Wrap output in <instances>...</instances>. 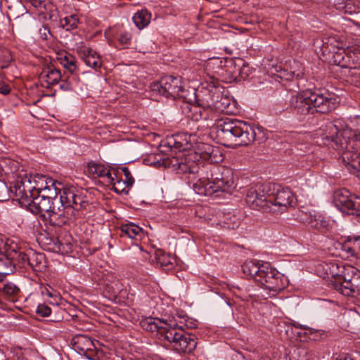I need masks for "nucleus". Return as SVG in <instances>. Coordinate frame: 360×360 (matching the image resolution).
Segmentation results:
<instances>
[{
	"instance_id": "44",
	"label": "nucleus",
	"mask_w": 360,
	"mask_h": 360,
	"mask_svg": "<svg viewBox=\"0 0 360 360\" xmlns=\"http://www.w3.org/2000/svg\"><path fill=\"white\" fill-rule=\"evenodd\" d=\"M3 292L7 295L15 297L19 294L20 289L15 284L8 282L4 284Z\"/></svg>"
},
{
	"instance_id": "31",
	"label": "nucleus",
	"mask_w": 360,
	"mask_h": 360,
	"mask_svg": "<svg viewBox=\"0 0 360 360\" xmlns=\"http://www.w3.org/2000/svg\"><path fill=\"white\" fill-rule=\"evenodd\" d=\"M132 19L136 26L141 30L150 23L151 14L146 9H142L136 12Z\"/></svg>"
},
{
	"instance_id": "49",
	"label": "nucleus",
	"mask_w": 360,
	"mask_h": 360,
	"mask_svg": "<svg viewBox=\"0 0 360 360\" xmlns=\"http://www.w3.org/2000/svg\"><path fill=\"white\" fill-rule=\"evenodd\" d=\"M61 83L60 84V89L63 91H71L73 89V85L72 82L70 80V77L68 79H60Z\"/></svg>"
},
{
	"instance_id": "7",
	"label": "nucleus",
	"mask_w": 360,
	"mask_h": 360,
	"mask_svg": "<svg viewBox=\"0 0 360 360\" xmlns=\"http://www.w3.org/2000/svg\"><path fill=\"white\" fill-rule=\"evenodd\" d=\"M184 326L188 327L187 323L182 326L171 324L164 333V345L178 353H191L197 345L195 336L185 333Z\"/></svg>"
},
{
	"instance_id": "43",
	"label": "nucleus",
	"mask_w": 360,
	"mask_h": 360,
	"mask_svg": "<svg viewBox=\"0 0 360 360\" xmlns=\"http://www.w3.org/2000/svg\"><path fill=\"white\" fill-rule=\"evenodd\" d=\"M156 260L157 263L162 267H169L173 264V258L164 252L157 253Z\"/></svg>"
},
{
	"instance_id": "9",
	"label": "nucleus",
	"mask_w": 360,
	"mask_h": 360,
	"mask_svg": "<svg viewBox=\"0 0 360 360\" xmlns=\"http://www.w3.org/2000/svg\"><path fill=\"white\" fill-rule=\"evenodd\" d=\"M269 212L282 213L296 203L295 195L288 188L271 184V191L267 196Z\"/></svg>"
},
{
	"instance_id": "36",
	"label": "nucleus",
	"mask_w": 360,
	"mask_h": 360,
	"mask_svg": "<svg viewBox=\"0 0 360 360\" xmlns=\"http://www.w3.org/2000/svg\"><path fill=\"white\" fill-rule=\"evenodd\" d=\"M237 70L239 71L238 72V80H245L248 79V77L252 73V70L249 67L248 64L245 63V61L240 58L237 59Z\"/></svg>"
},
{
	"instance_id": "35",
	"label": "nucleus",
	"mask_w": 360,
	"mask_h": 360,
	"mask_svg": "<svg viewBox=\"0 0 360 360\" xmlns=\"http://www.w3.org/2000/svg\"><path fill=\"white\" fill-rule=\"evenodd\" d=\"M328 220H327L324 217L316 213L310 224V226L312 229L323 231L328 229Z\"/></svg>"
},
{
	"instance_id": "62",
	"label": "nucleus",
	"mask_w": 360,
	"mask_h": 360,
	"mask_svg": "<svg viewBox=\"0 0 360 360\" xmlns=\"http://www.w3.org/2000/svg\"><path fill=\"white\" fill-rule=\"evenodd\" d=\"M2 162H0V167H2Z\"/></svg>"
},
{
	"instance_id": "8",
	"label": "nucleus",
	"mask_w": 360,
	"mask_h": 360,
	"mask_svg": "<svg viewBox=\"0 0 360 360\" xmlns=\"http://www.w3.org/2000/svg\"><path fill=\"white\" fill-rule=\"evenodd\" d=\"M150 89L153 94L155 95L174 99L181 98L188 103L192 101L191 98H188V94L182 86L181 78L179 77L165 76L160 80L152 83Z\"/></svg>"
},
{
	"instance_id": "22",
	"label": "nucleus",
	"mask_w": 360,
	"mask_h": 360,
	"mask_svg": "<svg viewBox=\"0 0 360 360\" xmlns=\"http://www.w3.org/2000/svg\"><path fill=\"white\" fill-rule=\"evenodd\" d=\"M79 56L86 65L98 70L102 66V60L100 55L89 47H84L79 51Z\"/></svg>"
},
{
	"instance_id": "52",
	"label": "nucleus",
	"mask_w": 360,
	"mask_h": 360,
	"mask_svg": "<svg viewBox=\"0 0 360 360\" xmlns=\"http://www.w3.org/2000/svg\"><path fill=\"white\" fill-rule=\"evenodd\" d=\"M11 91L10 86L4 82H0V93L4 95H7Z\"/></svg>"
},
{
	"instance_id": "30",
	"label": "nucleus",
	"mask_w": 360,
	"mask_h": 360,
	"mask_svg": "<svg viewBox=\"0 0 360 360\" xmlns=\"http://www.w3.org/2000/svg\"><path fill=\"white\" fill-rule=\"evenodd\" d=\"M10 259L13 262L14 269L16 266L27 269L28 266L29 255L15 250L9 251Z\"/></svg>"
},
{
	"instance_id": "26",
	"label": "nucleus",
	"mask_w": 360,
	"mask_h": 360,
	"mask_svg": "<svg viewBox=\"0 0 360 360\" xmlns=\"http://www.w3.org/2000/svg\"><path fill=\"white\" fill-rule=\"evenodd\" d=\"M120 176V170L113 169V173L111 175V179H109L108 182L112 185L113 191L119 194H127L129 191L131 185H128L126 181L122 179Z\"/></svg>"
},
{
	"instance_id": "56",
	"label": "nucleus",
	"mask_w": 360,
	"mask_h": 360,
	"mask_svg": "<svg viewBox=\"0 0 360 360\" xmlns=\"http://www.w3.org/2000/svg\"><path fill=\"white\" fill-rule=\"evenodd\" d=\"M300 327L304 330H306V333H309V334H313L314 333H315V330H314L313 328H309V327H307V326H300Z\"/></svg>"
},
{
	"instance_id": "37",
	"label": "nucleus",
	"mask_w": 360,
	"mask_h": 360,
	"mask_svg": "<svg viewBox=\"0 0 360 360\" xmlns=\"http://www.w3.org/2000/svg\"><path fill=\"white\" fill-rule=\"evenodd\" d=\"M315 214L316 213L314 212H311L310 210H308L307 209H302L299 210L296 212L295 216L296 219L299 221L303 224H307L310 226Z\"/></svg>"
},
{
	"instance_id": "10",
	"label": "nucleus",
	"mask_w": 360,
	"mask_h": 360,
	"mask_svg": "<svg viewBox=\"0 0 360 360\" xmlns=\"http://www.w3.org/2000/svg\"><path fill=\"white\" fill-rule=\"evenodd\" d=\"M333 202L342 213L360 217V197L352 195L346 188L335 191Z\"/></svg>"
},
{
	"instance_id": "1",
	"label": "nucleus",
	"mask_w": 360,
	"mask_h": 360,
	"mask_svg": "<svg viewBox=\"0 0 360 360\" xmlns=\"http://www.w3.org/2000/svg\"><path fill=\"white\" fill-rule=\"evenodd\" d=\"M215 146L210 144L201 143L195 153L184 157L165 158L162 164L178 172L200 173L198 181L193 186L195 192L199 195H212L219 192L231 193L235 186L230 171L216 165H207L200 168L199 159L212 152Z\"/></svg>"
},
{
	"instance_id": "57",
	"label": "nucleus",
	"mask_w": 360,
	"mask_h": 360,
	"mask_svg": "<svg viewBox=\"0 0 360 360\" xmlns=\"http://www.w3.org/2000/svg\"><path fill=\"white\" fill-rule=\"evenodd\" d=\"M192 94L194 96V100H195L196 96H195V93L194 90H192Z\"/></svg>"
},
{
	"instance_id": "29",
	"label": "nucleus",
	"mask_w": 360,
	"mask_h": 360,
	"mask_svg": "<svg viewBox=\"0 0 360 360\" xmlns=\"http://www.w3.org/2000/svg\"><path fill=\"white\" fill-rule=\"evenodd\" d=\"M9 250L0 252V276H5L13 272V262L10 259Z\"/></svg>"
},
{
	"instance_id": "39",
	"label": "nucleus",
	"mask_w": 360,
	"mask_h": 360,
	"mask_svg": "<svg viewBox=\"0 0 360 360\" xmlns=\"http://www.w3.org/2000/svg\"><path fill=\"white\" fill-rule=\"evenodd\" d=\"M201 159L210 162L211 163H218L223 160L222 153L218 147L213 148L212 152H209L207 155H205Z\"/></svg>"
},
{
	"instance_id": "20",
	"label": "nucleus",
	"mask_w": 360,
	"mask_h": 360,
	"mask_svg": "<svg viewBox=\"0 0 360 360\" xmlns=\"http://www.w3.org/2000/svg\"><path fill=\"white\" fill-rule=\"evenodd\" d=\"M342 163L345 169L360 180V152H346L342 155Z\"/></svg>"
},
{
	"instance_id": "34",
	"label": "nucleus",
	"mask_w": 360,
	"mask_h": 360,
	"mask_svg": "<svg viewBox=\"0 0 360 360\" xmlns=\"http://www.w3.org/2000/svg\"><path fill=\"white\" fill-rule=\"evenodd\" d=\"M44 260L43 254L32 252L29 255L28 266L34 271H41L44 266Z\"/></svg>"
},
{
	"instance_id": "5",
	"label": "nucleus",
	"mask_w": 360,
	"mask_h": 360,
	"mask_svg": "<svg viewBox=\"0 0 360 360\" xmlns=\"http://www.w3.org/2000/svg\"><path fill=\"white\" fill-rule=\"evenodd\" d=\"M32 176H28L27 174H20L13 187L15 195L19 199H31L32 198V193L35 194L51 200V201L57 202V205H59L58 195L60 193V188L57 185L61 184L51 178H48L45 176H41L39 179L41 183H45L44 186H39V184L36 185L32 184Z\"/></svg>"
},
{
	"instance_id": "15",
	"label": "nucleus",
	"mask_w": 360,
	"mask_h": 360,
	"mask_svg": "<svg viewBox=\"0 0 360 360\" xmlns=\"http://www.w3.org/2000/svg\"><path fill=\"white\" fill-rule=\"evenodd\" d=\"M20 200L22 203L27 204L32 212L41 214L44 218H46L53 210H56L57 202L51 201L34 193H32L31 199H20Z\"/></svg>"
},
{
	"instance_id": "16",
	"label": "nucleus",
	"mask_w": 360,
	"mask_h": 360,
	"mask_svg": "<svg viewBox=\"0 0 360 360\" xmlns=\"http://www.w3.org/2000/svg\"><path fill=\"white\" fill-rule=\"evenodd\" d=\"M219 88V81L214 77H211L209 91L210 93H212L211 98L212 105L217 112L229 114L231 112V109L230 108L231 100L229 97L223 96Z\"/></svg>"
},
{
	"instance_id": "51",
	"label": "nucleus",
	"mask_w": 360,
	"mask_h": 360,
	"mask_svg": "<svg viewBox=\"0 0 360 360\" xmlns=\"http://www.w3.org/2000/svg\"><path fill=\"white\" fill-rule=\"evenodd\" d=\"M39 34L42 39L45 40L48 39V37L51 34V32L46 26H42V27L39 30Z\"/></svg>"
},
{
	"instance_id": "45",
	"label": "nucleus",
	"mask_w": 360,
	"mask_h": 360,
	"mask_svg": "<svg viewBox=\"0 0 360 360\" xmlns=\"http://www.w3.org/2000/svg\"><path fill=\"white\" fill-rule=\"evenodd\" d=\"M229 65L226 66V71L229 72L231 75V78L234 80L238 79L239 75H238V72H239L236 68L237 66V60H230Z\"/></svg>"
},
{
	"instance_id": "18",
	"label": "nucleus",
	"mask_w": 360,
	"mask_h": 360,
	"mask_svg": "<svg viewBox=\"0 0 360 360\" xmlns=\"http://www.w3.org/2000/svg\"><path fill=\"white\" fill-rule=\"evenodd\" d=\"M213 109L212 104L203 106L198 103L191 105L188 116L194 121L203 120L212 123L215 118V112Z\"/></svg>"
},
{
	"instance_id": "4",
	"label": "nucleus",
	"mask_w": 360,
	"mask_h": 360,
	"mask_svg": "<svg viewBox=\"0 0 360 360\" xmlns=\"http://www.w3.org/2000/svg\"><path fill=\"white\" fill-rule=\"evenodd\" d=\"M323 144L338 150L342 161V155L346 152L356 153L360 150V132L352 129H344L340 134L337 126L333 122H327L321 126L318 133Z\"/></svg>"
},
{
	"instance_id": "17",
	"label": "nucleus",
	"mask_w": 360,
	"mask_h": 360,
	"mask_svg": "<svg viewBox=\"0 0 360 360\" xmlns=\"http://www.w3.org/2000/svg\"><path fill=\"white\" fill-rule=\"evenodd\" d=\"M292 110L300 115H307L312 113L311 104L309 101V90L296 93L290 100Z\"/></svg>"
},
{
	"instance_id": "33",
	"label": "nucleus",
	"mask_w": 360,
	"mask_h": 360,
	"mask_svg": "<svg viewBox=\"0 0 360 360\" xmlns=\"http://www.w3.org/2000/svg\"><path fill=\"white\" fill-rule=\"evenodd\" d=\"M86 201L84 200L83 197L80 195H77L75 193L73 200L71 201L70 205L68 207L66 212L67 214L69 213L76 218V215L78 213V211L82 208L85 207Z\"/></svg>"
},
{
	"instance_id": "53",
	"label": "nucleus",
	"mask_w": 360,
	"mask_h": 360,
	"mask_svg": "<svg viewBox=\"0 0 360 360\" xmlns=\"http://www.w3.org/2000/svg\"><path fill=\"white\" fill-rule=\"evenodd\" d=\"M47 301L49 302V303L50 304L58 306L61 302V296H60V295L59 293V294L57 295L56 298L48 299Z\"/></svg>"
},
{
	"instance_id": "42",
	"label": "nucleus",
	"mask_w": 360,
	"mask_h": 360,
	"mask_svg": "<svg viewBox=\"0 0 360 360\" xmlns=\"http://www.w3.org/2000/svg\"><path fill=\"white\" fill-rule=\"evenodd\" d=\"M40 292L42 296L47 300L51 298H56L59 292L49 285H42L40 286Z\"/></svg>"
},
{
	"instance_id": "24",
	"label": "nucleus",
	"mask_w": 360,
	"mask_h": 360,
	"mask_svg": "<svg viewBox=\"0 0 360 360\" xmlns=\"http://www.w3.org/2000/svg\"><path fill=\"white\" fill-rule=\"evenodd\" d=\"M61 78L62 75L60 70L56 69L53 65H46L44 67L39 74L41 82H45L47 87L58 84Z\"/></svg>"
},
{
	"instance_id": "60",
	"label": "nucleus",
	"mask_w": 360,
	"mask_h": 360,
	"mask_svg": "<svg viewBox=\"0 0 360 360\" xmlns=\"http://www.w3.org/2000/svg\"><path fill=\"white\" fill-rule=\"evenodd\" d=\"M206 127H210V124H209V123H207Z\"/></svg>"
},
{
	"instance_id": "23",
	"label": "nucleus",
	"mask_w": 360,
	"mask_h": 360,
	"mask_svg": "<svg viewBox=\"0 0 360 360\" xmlns=\"http://www.w3.org/2000/svg\"><path fill=\"white\" fill-rule=\"evenodd\" d=\"M45 219L51 225L60 227L68 221H74L75 217L70 213L67 214L65 211L60 210L58 205L56 207V210H53Z\"/></svg>"
},
{
	"instance_id": "12",
	"label": "nucleus",
	"mask_w": 360,
	"mask_h": 360,
	"mask_svg": "<svg viewBox=\"0 0 360 360\" xmlns=\"http://www.w3.org/2000/svg\"><path fill=\"white\" fill-rule=\"evenodd\" d=\"M309 101L311 104L312 113H328L336 108L337 98L328 91L309 90Z\"/></svg>"
},
{
	"instance_id": "55",
	"label": "nucleus",
	"mask_w": 360,
	"mask_h": 360,
	"mask_svg": "<svg viewBox=\"0 0 360 360\" xmlns=\"http://www.w3.org/2000/svg\"><path fill=\"white\" fill-rule=\"evenodd\" d=\"M167 144L170 148H172L174 146L176 148L180 149V146H179V143L174 141L172 139L168 141Z\"/></svg>"
},
{
	"instance_id": "11",
	"label": "nucleus",
	"mask_w": 360,
	"mask_h": 360,
	"mask_svg": "<svg viewBox=\"0 0 360 360\" xmlns=\"http://www.w3.org/2000/svg\"><path fill=\"white\" fill-rule=\"evenodd\" d=\"M270 191L271 184H257L248 189L245 198L246 203L252 209L269 212V200L266 196Z\"/></svg>"
},
{
	"instance_id": "46",
	"label": "nucleus",
	"mask_w": 360,
	"mask_h": 360,
	"mask_svg": "<svg viewBox=\"0 0 360 360\" xmlns=\"http://www.w3.org/2000/svg\"><path fill=\"white\" fill-rule=\"evenodd\" d=\"M36 313L42 317H47L51 314V309L47 305L44 304H40L38 305L36 309Z\"/></svg>"
},
{
	"instance_id": "40",
	"label": "nucleus",
	"mask_w": 360,
	"mask_h": 360,
	"mask_svg": "<svg viewBox=\"0 0 360 360\" xmlns=\"http://www.w3.org/2000/svg\"><path fill=\"white\" fill-rule=\"evenodd\" d=\"M60 63L62 65L72 74L77 70L76 60L71 55L65 56Z\"/></svg>"
},
{
	"instance_id": "32",
	"label": "nucleus",
	"mask_w": 360,
	"mask_h": 360,
	"mask_svg": "<svg viewBox=\"0 0 360 360\" xmlns=\"http://www.w3.org/2000/svg\"><path fill=\"white\" fill-rule=\"evenodd\" d=\"M75 193V188H63V190L60 188L58 198L60 207H63L66 211L70 207L71 201L73 200Z\"/></svg>"
},
{
	"instance_id": "25",
	"label": "nucleus",
	"mask_w": 360,
	"mask_h": 360,
	"mask_svg": "<svg viewBox=\"0 0 360 360\" xmlns=\"http://www.w3.org/2000/svg\"><path fill=\"white\" fill-rule=\"evenodd\" d=\"M85 172L92 178L105 177L108 180L109 179H111V175L113 173V169H110L108 167L105 166L101 163H97L92 161L88 163Z\"/></svg>"
},
{
	"instance_id": "6",
	"label": "nucleus",
	"mask_w": 360,
	"mask_h": 360,
	"mask_svg": "<svg viewBox=\"0 0 360 360\" xmlns=\"http://www.w3.org/2000/svg\"><path fill=\"white\" fill-rule=\"evenodd\" d=\"M330 273L334 278L332 285L335 290L345 296L360 295V271L350 265L330 263Z\"/></svg>"
},
{
	"instance_id": "61",
	"label": "nucleus",
	"mask_w": 360,
	"mask_h": 360,
	"mask_svg": "<svg viewBox=\"0 0 360 360\" xmlns=\"http://www.w3.org/2000/svg\"><path fill=\"white\" fill-rule=\"evenodd\" d=\"M24 10H25V14L27 13V11L25 8Z\"/></svg>"
},
{
	"instance_id": "19",
	"label": "nucleus",
	"mask_w": 360,
	"mask_h": 360,
	"mask_svg": "<svg viewBox=\"0 0 360 360\" xmlns=\"http://www.w3.org/2000/svg\"><path fill=\"white\" fill-rule=\"evenodd\" d=\"M345 41L339 36L334 35L323 37L321 39L320 48L322 53L324 55L331 52H333V54H335V52H337V51L345 49Z\"/></svg>"
},
{
	"instance_id": "48",
	"label": "nucleus",
	"mask_w": 360,
	"mask_h": 360,
	"mask_svg": "<svg viewBox=\"0 0 360 360\" xmlns=\"http://www.w3.org/2000/svg\"><path fill=\"white\" fill-rule=\"evenodd\" d=\"M120 172L124 174L125 177L124 180L126 181L127 184L128 183V185H131L132 186L134 183V179L129 169L127 167H121Z\"/></svg>"
},
{
	"instance_id": "13",
	"label": "nucleus",
	"mask_w": 360,
	"mask_h": 360,
	"mask_svg": "<svg viewBox=\"0 0 360 360\" xmlns=\"http://www.w3.org/2000/svg\"><path fill=\"white\" fill-rule=\"evenodd\" d=\"M335 65L342 68L356 69L360 68V49L355 46H346L333 55Z\"/></svg>"
},
{
	"instance_id": "50",
	"label": "nucleus",
	"mask_w": 360,
	"mask_h": 360,
	"mask_svg": "<svg viewBox=\"0 0 360 360\" xmlns=\"http://www.w3.org/2000/svg\"><path fill=\"white\" fill-rule=\"evenodd\" d=\"M27 1L30 3L32 6L36 8H44L45 10L46 9V4L44 0H27Z\"/></svg>"
},
{
	"instance_id": "58",
	"label": "nucleus",
	"mask_w": 360,
	"mask_h": 360,
	"mask_svg": "<svg viewBox=\"0 0 360 360\" xmlns=\"http://www.w3.org/2000/svg\"><path fill=\"white\" fill-rule=\"evenodd\" d=\"M350 7H351V5H350L349 4H347L346 5V7H345V8H346V9H347V8H349Z\"/></svg>"
},
{
	"instance_id": "38",
	"label": "nucleus",
	"mask_w": 360,
	"mask_h": 360,
	"mask_svg": "<svg viewBox=\"0 0 360 360\" xmlns=\"http://www.w3.org/2000/svg\"><path fill=\"white\" fill-rule=\"evenodd\" d=\"M60 26L67 30H73L77 27L79 18L77 15H70L60 20Z\"/></svg>"
},
{
	"instance_id": "21",
	"label": "nucleus",
	"mask_w": 360,
	"mask_h": 360,
	"mask_svg": "<svg viewBox=\"0 0 360 360\" xmlns=\"http://www.w3.org/2000/svg\"><path fill=\"white\" fill-rule=\"evenodd\" d=\"M141 327L148 331H156L159 339L164 340V333L167 331L170 324L161 321L160 319L147 318L141 322Z\"/></svg>"
},
{
	"instance_id": "3",
	"label": "nucleus",
	"mask_w": 360,
	"mask_h": 360,
	"mask_svg": "<svg viewBox=\"0 0 360 360\" xmlns=\"http://www.w3.org/2000/svg\"><path fill=\"white\" fill-rule=\"evenodd\" d=\"M242 271L249 279H253L264 289L269 291L270 296L285 286V278L267 262L250 259L246 260L241 266Z\"/></svg>"
},
{
	"instance_id": "41",
	"label": "nucleus",
	"mask_w": 360,
	"mask_h": 360,
	"mask_svg": "<svg viewBox=\"0 0 360 360\" xmlns=\"http://www.w3.org/2000/svg\"><path fill=\"white\" fill-rule=\"evenodd\" d=\"M222 63L223 61L219 58H210L205 63L206 70L217 73L222 67Z\"/></svg>"
},
{
	"instance_id": "47",
	"label": "nucleus",
	"mask_w": 360,
	"mask_h": 360,
	"mask_svg": "<svg viewBox=\"0 0 360 360\" xmlns=\"http://www.w3.org/2000/svg\"><path fill=\"white\" fill-rule=\"evenodd\" d=\"M118 41L123 47H127L131 41V33L127 32L122 33L119 37Z\"/></svg>"
},
{
	"instance_id": "27",
	"label": "nucleus",
	"mask_w": 360,
	"mask_h": 360,
	"mask_svg": "<svg viewBox=\"0 0 360 360\" xmlns=\"http://www.w3.org/2000/svg\"><path fill=\"white\" fill-rule=\"evenodd\" d=\"M341 250L347 256L358 257L360 255V237L348 238L340 244Z\"/></svg>"
},
{
	"instance_id": "14",
	"label": "nucleus",
	"mask_w": 360,
	"mask_h": 360,
	"mask_svg": "<svg viewBox=\"0 0 360 360\" xmlns=\"http://www.w3.org/2000/svg\"><path fill=\"white\" fill-rule=\"evenodd\" d=\"M73 349L80 355L89 360H98L99 350L96 348L94 340L84 335H76L71 340Z\"/></svg>"
},
{
	"instance_id": "28",
	"label": "nucleus",
	"mask_w": 360,
	"mask_h": 360,
	"mask_svg": "<svg viewBox=\"0 0 360 360\" xmlns=\"http://www.w3.org/2000/svg\"><path fill=\"white\" fill-rule=\"evenodd\" d=\"M120 230L122 237L126 236L131 239H136L138 237L141 238L143 233L142 228L134 223L122 224Z\"/></svg>"
},
{
	"instance_id": "54",
	"label": "nucleus",
	"mask_w": 360,
	"mask_h": 360,
	"mask_svg": "<svg viewBox=\"0 0 360 360\" xmlns=\"http://www.w3.org/2000/svg\"><path fill=\"white\" fill-rule=\"evenodd\" d=\"M41 176H35L34 179H33V181L32 180V184L33 185H36V183L39 184V186H45V183H41V180L39 179V178L41 177Z\"/></svg>"
},
{
	"instance_id": "59",
	"label": "nucleus",
	"mask_w": 360,
	"mask_h": 360,
	"mask_svg": "<svg viewBox=\"0 0 360 360\" xmlns=\"http://www.w3.org/2000/svg\"><path fill=\"white\" fill-rule=\"evenodd\" d=\"M2 172H4V174H6V173H7V172L4 171V169H2ZM0 173L1 174V172H0Z\"/></svg>"
},
{
	"instance_id": "2",
	"label": "nucleus",
	"mask_w": 360,
	"mask_h": 360,
	"mask_svg": "<svg viewBox=\"0 0 360 360\" xmlns=\"http://www.w3.org/2000/svg\"><path fill=\"white\" fill-rule=\"evenodd\" d=\"M216 135L221 144L229 148L248 146L264 137L262 127L251 126L245 122L228 117L217 122Z\"/></svg>"
}]
</instances>
